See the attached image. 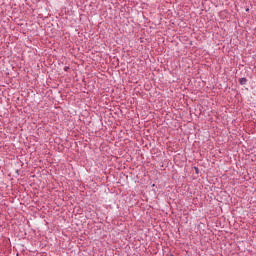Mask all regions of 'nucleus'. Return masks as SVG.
<instances>
[{
	"label": "nucleus",
	"mask_w": 256,
	"mask_h": 256,
	"mask_svg": "<svg viewBox=\"0 0 256 256\" xmlns=\"http://www.w3.org/2000/svg\"><path fill=\"white\" fill-rule=\"evenodd\" d=\"M240 83H241V85H245V83H247V79L242 78V79L240 80Z\"/></svg>",
	"instance_id": "1"
}]
</instances>
